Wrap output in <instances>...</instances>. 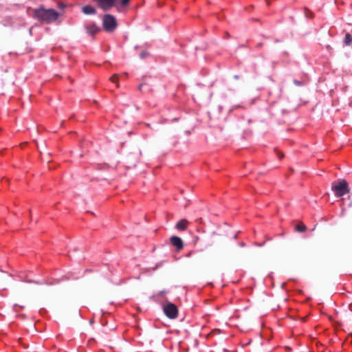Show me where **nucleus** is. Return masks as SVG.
Wrapping results in <instances>:
<instances>
[{
	"instance_id": "obj_2",
	"label": "nucleus",
	"mask_w": 352,
	"mask_h": 352,
	"mask_svg": "<svg viewBox=\"0 0 352 352\" xmlns=\"http://www.w3.org/2000/svg\"><path fill=\"white\" fill-rule=\"evenodd\" d=\"M331 190L337 197H340L349 192V184L344 179H340L332 184Z\"/></svg>"
},
{
	"instance_id": "obj_14",
	"label": "nucleus",
	"mask_w": 352,
	"mask_h": 352,
	"mask_svg": "<svg viewBox=\"0 0 352 352\" xmlns=\"http://www.w3.org/2000/svg\"><path fill=\"white\" fill-rule=\"evenodd\" d=\"M219 333H221V330L219 329H214L212 330L210 333H208V337L214 336V335H217Z\"/></svg>"
},
{
	"instance_id": "obj_5",
	"label": "nucleus",
	"mask_w": 352,
	"mask_h": 352,
	"mask_svg": "<svg viewBox=\"0 0 352 352\" xmlns=\"http://www.w3.org/2000/svg\"><path fill=\"white\" fill-rule=\"evenodd\" d=\"M170 244L174 246L177 251H180L184 248V243L182 240L177 236H173L170 238Z\"/></svg>"
},
{
	"instance_id": "obj_9",
	"label": "nucleus",
	"mask_w": 352,
	"mask_h": 352,
	"mask_svg": "<svg viewBox=\"0 0 352 352\" xmlns=\"http://www.w3.org/2000/svg\"><path fill=\"white\" fill-rule=\"evenodd\" d=\"M117 23H103V29L107 32H112L116 28Z\"/></svg>"
},
{
	"instance_id": "obj_4",
	"label": "nucleus",
	"mask_w": 352,
	"mask_h": 352,
	"mask_svg": "<svg viewBox=\"0 0 352 352\" xmlns=\"http://www.w3.org/2000/svg\"><path fill=\"white\" fill-rule=\"evenodd\" d=\"M104 11L110 10L116 5V0H93Z\"/></svg>"
},
{
	"instance_id": "obj_16",
	"label": "nucleus",
	"mask_w": 352,
	"mask_h": 352,
	"mask_svg": "<svg viewBox=\"0 0 352 352\" xmlns=\"http://www.w3.org/2000/svg\"><path fill=\"white\" fill-rule=\"evenodd\" d=\"M306 16L307 19H313V13L311 12H309V13H306Z\"/></svg>"
},
{
	"instance_id": "obj_8",
	"label": "nucleus",
	"mask_w": 352,
	"mask_h": 352,
	"mask_svg": "<svg viewBox=\"0 0 352 352\" xmlns=\"http://www.w3.org/2000/svg\"><path fill=\"white\" fill-rule=\"evenodd\" d=\"M87 32L92 36L96 34L99 29L96 26L95 23H91L89 26L87 27Z\"/></svg>"
},
{
	"instance_id": "obj_18",
	"label": "nucleus",
	"mask_w": 352,
	"mask_h": 352,
	"mask_svg": "<svg viewBox=\"0 0 352 352\" xmlns=\"http://www.w3.org/2000/svg\"><path fill=\"white\" fill-rule=\"evenodd\" d=\"M266 3L269 6L270 4V0H265Z\"/></svg>"
},
{
	"instance_id": "obj_6",
	"label": "nucleus",
	"mask_w": 352,
	"mask_h": 352,
	"mask_svg": "<svg viewBox=\"0 0 352 352\" xmlns=\"http://www.w3.org/2000/svg\"><path fill=\"white\" fill-rule=\"evenodd\" d=\"M189 224H190V222L187 219H180L176 223L175 228L177 230L184 231L188 228Z\"/></svg>"
},
{
	"instance_id": "obj_1",
	"label": "nucleus",
	"mask_w": 352,
	"mask_h": 352,
	"mask_svg": "<svg viewBox=\"0 0 352 352\" xmlns=\"http://www.w3.org/2000/svg\"><path fill=\"white\" fill-rule=\"evenodd\" d=\"M35 15L41 21H56L58 17V13L53 9L40 8L35 11Z\"/></svg>"
},
{
	"instance_id": "obj_19",
	"label": "nucleus",
	"mask_w": 352,
	"mask_h": 352,
	"mask_svg": "<svg viewBox=\"0 0 352 352\" xmlns=\"http://www.w3.org/2000/svg\"><path fill=\"white\" fill-rule=\"evenodd\" d=\"M201 221H202V219H201V218H200V219H197V221H199V222H201Z\"/></svg>"
},
{
	"instance_id": "obj_11",
	"label": "nucleus",
	"mask_w": 352,
	"mask_h": 352,
	"mask_svg": "<svg viewBox=\"0 0 352 352\" xmlns=\"http://www.w3.org/2000/svg\"><path fill=\"white\" fill-rule=\"evenodd\" d=\"M102 22H104V23L116 22V18L111 14H105L103 16Z\"/></svg>"
},
{
	"instance_id": "obj_13",
	"label": "nucleus",
	"mask_w": 352,
	"mask_h": 352,
	"mask_svg": "<svg viewBox=\"0 0 352 352\" xmlns=\"http://www.w3.org/2000/svg\"><path fill=\"white\" fill-rule=\"evenodd\" d=\"M110 80L113 82V83H116V86L118 87L119 86V84H118V81H119V76L118 74H113L111 76L110 78Z\"/></svg>"
},
{
	"instance_id": "obj_10",
	"label": "nucleus",
	"mask_w": 352,
	"mask_h": 352,
	"mask_svg": "<svg viewBox=\"0 0 352 352\" xmlns=\"http://www.w3.org/2000/svg\"><path fill=\"white\" fill-rule=\"evenodd\" d=\"M295 230L299 232H305L307 230V226L302 222H299L295 226Z\"/></svg>"
},
{
	"instance_id": "obj_7",
	"label": "nucleus",
	"mask_w": 352,
	"mask_h": 352,
	"mask_svg": "<svg viewBox=\"0 0 352 352\" xmlns=\"http://www.w3.org/2000/svg\"><path fill=\"white\" fill-rule=\"evenodd\" d=\"M82 10L85 14H94L96 13V9L91 6H85L82 8Z\"/></svg>"
},
{
	"instance_id": "obj_12",
	"label": "nucleus",
	"mask_w": 352,
	"mask_h": 352,
	"mask_svg": "<svg viewBox=\"0 0 352 352\" xmlns=\"http://www.w3.org/2000/svg\"><path fill=\"white\" fill-rule=\"evenodd\" d=\"M344 43L346 45H350L352 43V36L349 33L346 34Z\"/></svg>"
},
{
	"instance_id": "obj_15",
	"label": "nucleus",
	"mask_w": 352,
	"mask_h": 352,
	"mask_svg": "<svg viewBox=\"0 0 352 352\" xmlns=\"http://www.w3.org/2000/svg\"><path fill=\"white\" fill-rule=\"evenodd\" d=\"M129 3V0H121L120 5L122 7H125V6H128Z\"/></svg>"
},
{
	"instance_id": "obj_17",
	"label": "nucleus",
	"mask_w": 352,
	"mask_h": 352,
	"mask_svg": "<svg viewBox=\"0 0 352 352\" xmlns=\"http://www.w3.org/2000/svg\"><path fill=\"white\" fill-rule=\"evenodd\" d=\"M65 4H64V3H60L58 4V7H59L60 8H65Z\"/></svg>"
},
{
	"instance_id": "obj_3",
	"label": "nucleus",
	"mask_w": 352,
	"mask_h": 352,
	"mask_svg": "<svg viewBox=\"0 0 352 352\" xmlns=\"http://www.w3.org/2000/svg\"><path fill=\"white\" fill-rule=\"evenodd\" d=\"M163 311L165 315L170 319H175L178 316V309L173 303L168 302L164 305Z\"/></svg>"
}]
</instances>
